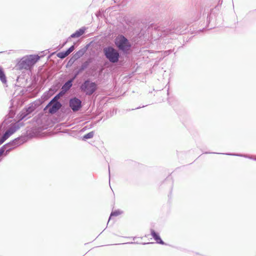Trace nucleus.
Masks as SVG:
<instances>
[{
    "label": "nucleus",
    "mask_w": 256,
    "mask_h": 256,
    "mask_svg": "<svg viewBox=\"0 0 256 256\" xmlns=\"http://www.w3.org/2000/svg\"><path fill=\"white\" fill-rule=\"evenodd\" d=\"M26 138L24 137H18L0 148V162L2 160L1 156L3 154L6 156L11 150L24 144Z\"/></svg>",
    "instance_id": "nucleus-1"
},
{
    "label": "nucleus",
    "mask_w": 256,
    "mask_h": 256,
    "mask_svg": "<svg viewBox=\"0 0 256 256\" xmlns=\"http://www.w3.org/2000/svg\"><path fill=\"white\" fill-rule=\"evenodd\" d=\"M62 95V92H60L54 96L45 107L44 110L49 108L48 112L50 114H54L62 106L61 103L58 101L59 98Z\"/></svg>",
    "instance_id": "nucleus-2"
},
{
    "label": "nucleus",
    "mask_w": 256,
    "mask_h": 256,
    "mask_svg": "<svg viewBox=\"0 0 256 256\" xmlns=\"http://www.w3.org/2000/svg\"><path fill=\"white\" fill-rule=\"evenodd\" d=\"M97 86L94 82L90 80H85L80 86L81 90L86 93V95H92L96 90Z\"/></svg>",
    "instance_id": "nucleus-3"
},
{
    "label": "nucleus",
    "mask_w": 256,
    "mask_h": 256,
    "mask_svg": "<svg viewBox=\"0 0 256 256\" xmlns=\"http://www.w3.org/2000/svg\"><path fill=\"white\" fill-rule=\"evenodd\" d=\"M115 44L120 50L124 51L128 50L130 48L128 40L122 36H119L116 38Z\"/></svg>",
    "instance_id": "nucleus-4"
},
{
    "label": "nucleus",
    "mask_w": 256,
    "mask_h": 256,
    "mask_svg": "<svg viewBox=\"0 0 256 256\" xmlns=\"http://www.w3.org/2000/svg\"><path fill=\"white\" fill-rule=\"evenodd\" d=\"M104 52L106 57L112 62L118 61L119 54L118 52L112 47L104 48Z\"/></svg>",
    "instance_id": "nucleus-5"
},
{
    "label": "nucleus",
    "mask_w": 256,
    "mask_h": 256,
    "mask_svg": "<svg viewBox=\"0 0 256 256\" xmlns=\"http://www.w3.org/2000/svg\"><path fill=\"white\" fill-rule=\"evenodd\" d=\"M87 65H82L81 68L75 72L74 77L68 80L62 86V92H66L72 86V82L74 80L85 68H86Z\"/></svg>",
    "instance_id": "nucleus-6"
},
{
    "label": "nucleus",
    "mask_w": 256,
    "mask_h": 256,
    "mask_svg": "<svg viewBox=\"0 0 256 256\" xmlns=\"http://www.w3.org/2000/svg\"><path fill=\"white\" fill-rule=\"evenodd\" d=\"M69 106L74 112H78L82 107V101L76 97L72 98L69 101Z\"/></svg>",
    "instance_id": "nucleus-7"
},
{
    "label": "nucleus",
    "mask_w": 256,
    "mask_h": 256,
    "mask_svg": "<svg viewBox=\"0 0 256 256\" xmlns=\"http://www.w3.org/2000/svg\"><path fill=\"white\" fill-rule=\"evenodd\" d=\"M38 55H29L22 58L20 60V64H34L40 58Z\"/></svg>",
    "instance_id": "nucleus-8"
},
{
    "label": "nucleus",
    "mask_w": 256,
    "mask_h": 256,
    "mask_svg": "<svg viewBox=\"0 0 256 256\" xmlns=\"http://www.w3.org/2000/svg\"><path fill=\"white\" fill-rule=\"evenodd\" d=\"M150 234L154 239L156 241L158 244H166L161 239L159 234L156 232L154 230H150Z\"/></svg>",
    "instance_id": "nucleus-9"
},
{
    "label": "nucleus",
    "mask_w": 256,
    "mask_h": 256,
    "mask_svg": "<svg viewBox=\"0 0 256 256\" xmlns=\"http://www.w3.org/2000/svg\"><path fill=\"white\" fill-rule=\"evenodd\" d=\"M74 50V46H70L67 50L65 52H60L57 54L58 57L60 58H64L70 54Z\"/></svg>",
    "instance_id": "nucleus-10"
},
{
    "label": "nucleus",
    "mask_w": 256,
    "mask_h": 256,
    "mask_svg": "<svg viewBox=\"0 0 256 256\" xmlns=\"http://www.w3.org/2000/svg\"><path fill=\"white\" fill-rule=\"evenodd\" d=\"M85 30V28H80L78 30H76L74 33L72 34L70 36V37L72 38H78L84 34Z\"/></svg>",
    "instance_id": "nucleus-11"
},
{
    "label": "nucleus",
    "mask_w": 256,
    "mask_h": 256,
    "mask_svg": "<svg viewBox=\"0 0 256 256\" xmlns=\"http://www.w3.org/2000/svg\"><path fill=\"white\" fill-rule=\"evenodd\" d=\"M0 80L4 84H6V78L3 68L0 66Z\"/></svg>",
    "instance_id": "nucleus-12"
},
{
    "label": "nucleus",
    "mask_w": 256,
    "mask_h": 256,
    "mask_svg": "<svg viewBox=\"0 0 256 256\" xmlns=\"http://www.w3.org/2000/svg\"><path fill=\"white\" fill-rule=\"evenodd\" d=\"M84 54V51L82 50H80L78 52H77L76 53L74 54L73 56L71 58L69 62H70L72 60H76L80 58V56H82Z\"/></svg>",
    "instance_id": "nucleus-13"
},
{
    "label": "nucleus",
    "mask_w": 256,
    "mask_h": 256,
    "mask_svg": "<svg viewBox=\"0 0 256 256\" xmlns=\"http://www.w3.org/2000/svg\"><path fill=\"white\" fill-rule=\"evenodd\" d=\"M94 136V132L92 131V132H90L86 134L85 135H84L82 139L84 140L90 139V138H93Z\"/></svg>",
    "instance_id": "nucleus-14"
},
{
    "label": "nucleus",
    "mask_w": 256,
    "mask_h": 256,
    "mask_svg": "<svg viewBox=\"0 0 256 256\" xmlns=\"http://www.w3.org/2000/svg\"><path fill=\"white\" fill-rule=\"evenodd\" d=\"M28 115V113L24 109L20 114V120H24L26 118Z\"/></svg>",
    "instance_id": "nucleus-15"
},
{
    "label": "nucleus",
    "mask_w": 256,
    "mask_h": 256,
    "mask_svg": "<svg viewBox=\"0 0 256 256\" xmlns=\"http://www.w3.org/2000/svg\"><path fill=\"white\" fill-rule=\"evenodd\" d=\"M218 154H222V153H218ZM226 155H230V156H241V157H244V158H248L246 155L245 154H231V153H226L224 154Z\"/></svg>",
    "instance_id": "nucleus-16"
},
{
    "label": "nucleus",
    "mask_w": 256,
    "mask_h": 256,
    "mask_svg": "<svg viewBox=\"0 0 256 256\" xmlns=\"http://www.w3.org/2000/svg\"><path fill=\"white\" fill-rule=\"evenodd\" d=\"M121 214V212L120 210H115V211H114V212H112L111 214H110V218H109V220H110L111 218L113 216H118V215H120V214Z\"/></svg>",
    "instance_id": "nucleus-17"
},
{
    "label": "nucleus",
    "mask_w": 256,
    "mask_h": 256,
    "mask_svg": "<svg viewBox=\"0 0 256 256\" xmlns=\"http://www.w3.org/2000/svg\"><path fill=\"white\" fill-rule=\"evenodd\" d=\"M24 110L30 114L34 112V108L33 106H30L28 108H25Z\"/></svg>",
    "instance_id": "nucleus-18"
},
{
    "label": "nucleus",
    "mask_w": 256,
    "mask_h": 256,
    "mask_svg": "<svg viewBox=\"0 0 256 256\" xmlns=\"http://www.w3.org/2000/svg\"><path fill=\"white\" fill-rule=\"evenodd\" d=\"M22 68H26V69H28V68H30V66H32V65H29V64H28V65H22Z\"/></svg>",
    "instance_id": "nucleus-19"
},
{
    "label": "nucleus",
    "mask_w": 256,
    "mask_h": 256,
    "mask_svg": "<svg viewBox=\"0 0 256 256\" xmlns=\"http://www.w3.org/2000/svg\"><path fill=\"white\" fill-rule=\"evenodd\" d=\"M66 68H68L69 65L66 64ZM70 66H71V65H70Z\"/></svg>",
    "instance_id": "nucleus-20"
}]
</instances>
